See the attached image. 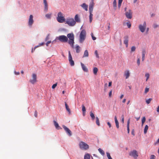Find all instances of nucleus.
<instances>
[{"label":"nucleus","mask_w":159,"mask_h":159,"mask_svg":"<svg viewBox=\"0 0 159 159\" xmlns=\"http://www.w3.org/2000/svg\"><path fill=\"white\" fill-rule=\"evenodd\" d=\"M56 39L61 42H66L68 40L67 37L64 35L59 36L57 37Z\"/></svg>","instance_id":"obj_5"},{"label":"nucleus","mask_w":159,"mask_h":159,"mask_svg":"<svg viewBox=\"0 0 159 159\" xmlns=\"http://www.w3.org/2000/svg\"><path fill=\"white\" fill-rule=\"evenodd\" d=\"M34 115L35 117H37V116H38L37 112L36 111H35Z\"/></svg>","instance_id":"obj_53"},{"label":"nucleus","mask_w":159,"mask_h":159,"mask_svg":"<svg viewBox=\"0 0 159 159\" xmlns=\"http://www.w3.org/2000/svg\"><path fill=\"white\" fill-rule=\"evenodd\" d=\"M65 23L70 26H73L75 24L76 22L73 18H67Z\"/></svg>","instance_id":"obj_4"},{"label":"nucleus","mask_w":159,"mask_h":159,"mask_svg":"<svg viewBox=\"0 0 159 159\" xmlns=\"http://www.w3.org/2000/svg\"><path fill=\"white\" fill-rule=\"evenodd\" d=\"M146 53V51L145 50H143L142 51V61H143L145 59V56Z\"/></svg>","instance_id":"obj_22"},{"label":"nucleus","mask_w":159,"mask_h":159,"mask_svg":"<svg viewBox=\"0 0 159 159\" xmlns=\"http://www.w3.org/2000/svg\"><path fill=\"white\" fill-rule=\"evenodd\" d=\"M157 111L158 112H159V106L157 108Z\"/></svg>","instance_id":"obj_63"},{"label":"nucleus","mask_w":159,"mask_h":159,"mask_svg":"<svg viewBox=\"0 0 159 159\" xmlns=\"http://www.w3.org/2000/svg\"><path fill=\"white\" fill-rule=\"evenodd\" d=\"M89 56V52L87 50L85 51L84 52L83 57H88Z\"/></svg>","instance_id":"obj_23"},{"label":"nucleus","mask_w":159,"mask_h":159,"mask_svg":"<svg viewBox=\"0 0 159 159\" xmlns=\"http://www.w3.org/2000/svg\"><path fill=\"white\" fill-rule=\"evenodd\" d=\"M51 42V41H48L46 43V45L47 46H48V44H49V43H50Z\"/></svg>","instance_id":"obj_55"},{"label":"nucleus","mask_w":159,"mask_h":159,"mask_svg":"<svg viewBox=\"0 0 159 159\" xmlns=\"http://www.w3.org/2000/svg\"><path fill=\"white\" fill-rule=\"evenodd\" d=\"M89 13H92L93 10V7H89Z\"/></svg>","instance_id":"obj_40"},{"label":"nucleus","mask_w":159,"mask_h":159,"mask_svg":"<svg viewBox=\"0 0 159 159\" xmlns=\"http://www.w3.org/2000/svg\"><path fill=\"white\" fill-rule=\"evenodd\" d=\"M75 48L76 50V52L79 53L80 51V47L78 45H76Z\"/></svg>","instance_id":"obj_25"},{"label":"nucleus","mask_w":159,"mask_h":159,"mask_svg":"<svg viewBox=\"0 0 159 159\" xmlns=\"http://www.w3.org/2000/svg\"><path fill=\"white\" fill-rule=\"evenodd\" d=\"M90 116L91 117L92 119L93 120H94L95 119V117L94 114L92 112V111H91L90 112Z\"/></svg>","instance_id":"obj_29"},{"label":"nucleus","mask_w":159,"mask_h":159,"mask_svg":"<svg viewBox=\"0 0 159 159\" xmlns=\"http://www.w3.org/2000/svg\"><path fill=\"white\" fill-rule=\"evenodd\" d=\"M79 146L80 148L82 149L87 150L89 148L88 145L83 142L80 143Z\"/></svg>","instance_id":"obj_6"},{"label":"nucleus","mask_w":159,"mask_h":159,"mask_svg":"<svg viewBox=\"0 0 159 159\" xmlns=\"http://www.w3.org/2000/svg\"><path fill=\"white\" fill-rule=\"evenodd\" d=\"M98 151L102 155L104 156L105 155V153L104 151L101 148H99L98 149Z\"/></svg>","instance_id":"obj_28"},{"label":"nucleus","mask_w":159,"mask_h":159,"mask_svg":"<svg viewBox=\"0 0 159 159\" xmlns=\"http://www.w3.org/2000/svg\"><path fill=\"white\" fill-rule=\"evenodd\" d=\"M146 27V24L144 21L143 25L140 24L139 26V28L141 32L143 33L145 31Z\"/></svg>","instance_id":"obj_8"},{"label":"nucleus","mask_w":159,"mask_h":159,"mask_svg":"<svg viewBox=\"0 0 159 159\" xmlns=\"http://www.w3.org/2000/svg\"><path fill=\"white\" fill-rule=\"evenodd\" d=\"M152 100V99L151 98H149L148 99H147L146 100V102L147 104H149L150 103V102Z\"/></svg>","instance_id":"obj_38"},{"label":"nucleus","mask_w":159,"mask_h":159,"mask_svg":"<svg viewBox=\"0 0 159 159\" xmlns=\"http://www.w3.org/2000/svg\"><path fill=\"white\" fill-rule=\"evenodd\" d=\"M129 155L130 156L133 157L134 159H136L138 157V153L136 150H134L131 151Z\"/></svg>","instance_id":"obj_7"},{"label":"nucleus","mask_w":159,"mask_h":159,"mask_svg":"<svg viewBox=\"0 0 159 159\" xmlns=\"http://www.w3.org/2000/svg\"><path fill=\"white\" fill-rule=\"evenodd\" d=\"M122 118L121 121L123 123H124V118L123 116H122Z\"/></svg>","instance_id":"obj_60"},{"label":"nucleus","mask_w":159,"mask_h":159,"mask_svg":"<svg viewBox=\"0 0 159 159\" xmlns=\"http://www.w3.org/2000/svg\"><path fill=\"white\" fill-rule=\"evenodd\" d=\"M107 156L108 159H112L110 155V154L109 153L107 152Z\"/></svg>","instance_id":"obj_41"},{"label":"nucleus","mask_w":159,"mask_h":159,"mask_svg":"<svg viewBox=\"0 0 159 159\" xmlns=\"http://www.w3.org/2000/svg\"><path fill=\"white\" fill-rule=\"evenodd\" d=\"M127 25L128 28H130L131 27V25L130 22H127Z\"/></svg>","instance_id":"obj_47"},{"label":"nucleus","mask_w":159,"mask_h":159,"mask_svg":"<svg viewBox=\"0 0 159 159\" xmlns=\"http://www.w3.org/2000/svg\"><path fill=\"white\" fill-rule=\"evenodd\" d=\"M148 125H146L145 127V128L144 129V133L145 134H146L147 133V130L148 129Z\"/></svg>","instance_id":"obj_31"},{"label":"nucleus","mask_w":159,"mask_h":159,"mask_svg":"<svg viewBox=\"0 0 159 159\" xmlns=\"http://www.w3.org/2000/svg\"><path fill=\"white\" fill-rule=\"evenodd\" d=\"M32 79L30 80V82L32 84H34L37 81V75L35 74H33L32 75Z\"/></svg>","instance_id":"obj_10"},{"label":"nucleus","mask_w":159,"mask_h":159,"mask_svg":"<svg viewBox=\"0 0 159 159\" xmlns=\"http://www.w3.org/2000/svg\"><path fill=\"white\" fill-rule=\"evenodd\" d=\"M158 26V25L156 24H154L153 25V27L155 29Z\"/></svg>","instance_id":"obj_51"},{"label":"nucleus","mask_w":159,"mask_h":159,"mask_svg":"<svg viewBox=\"0 0 159 159\" xmlns=\"http://www.w3.org/2000/svg\"><path fill=\"white\" fill-rule=\"evenodd\" d=\"M93 14L92 13H89V22L91 23L93 20Z\"/></svg>","instance_id":"obj_26"},{"label":"nucleus","mask_w":159,"mask_h":159,"mask_svg":"<svg viewBox=\"0 0 159 159\" xmlns=\"http://www.w3.org/2000/svg\"><path fill=\"white\" fill-rule=\"evenodd\" d=\"M91 35L92 36V39L93 40H94L96 39V38L93 36V33H91Z\"/></svg>","instance_id":"obj_45"},{"label":"nucleus","mask_w":159,"mask_h":159,"mask_svg":"<svg viewBox=\"0 0 159 159\" xmlns=\"http://www.w3.org/2000/svg\"><path fill=\"white\" fill-rule=\"evenodd\" d=\"M155 16V14L154 13H152L151 14V17L154 16Z\"/></svg>","instance_id":"obj_62"},{"label":"nucleus","mask_w":159,"mask_h":159,"mask_svg":"<svg viewBox=\"0 0 159 159\" xmlns=\"http://www.w3.org/2000/svg\"><path fill=\"white\" fill-rule=\"evenodd\" d=\"M67 36L69 39L68 43L71 46L72 48H74V34L73 33H69L67 35Z\"/></svg>","instance_id":"obj_1"},{"label":"nucleus","mask_w":159,"mask_h":159,"mask_svg":"<svg viewBox=\"0 0 159 159\" xmlns=\"http://www.w3.org/2000/svg\"><path fill=\"white\" fill-rule=\"evenodd\" d=\"M65 105L66 110L69 112V114L70 113V109L69 108V107L66 102H65Z\"/></svg>","instance_id":"obj_24"},{"label":"nucleus","mask_w":159,"mask_h":159,"mask_svg":"<svg viewBox=\"0 0 159 159\" xmlns=\"http://www.w3.org/2000/svg\"><path fill=\"white\" fill-rule=\"evenodd\" d=\"M62 127L69 136H71L72 135L71 132L69 128L64 125H63Z\"/></svg>","instance_id":"obj_11"},{"label":"nucleus","mask_w":159,"mask_h":159,"mask_svg":"<svg viewBox=\"0 0 159 159\" xmlns=\"http://www.w3.org/2000/svg\"><path fill=\"white\" fill-rule=\"evenodd\" d=\"M68 60L70 65L72 66H74V62L72 60V58L70 51H69Z\"/></svg>","instance_id":"obj_9"},{"label":"nucleus","mask_w":159,"mask_h":159,"mask_svg":"<svg viewBox=\"0 0 159 159\" xmlns=\"http://www.w3.org/2000/svg\"><path fill=\"white\" fill-rule=\"evenodd\" d=\"M145 76L146 77V81H147L149 77V74L148 73H146L145 75Z\"/></svg>","instance_id":"obj_39"},{"label":"nucleus","mask_w":159,"mask_h":159,"mask_svg":"<svg viewBox=\"0 0 159 159\" xmlns=\"http://www.w3.org/2000/svg\"><path fill=\"white\" fill-rule=\"evenodd\" d=\"M34 23V20L33 19V16L32 15H31L30 16V17L28 21L29 25L31 27Z\"/></svg>","instance_id":"obj_12"},{"label":"nucleus","mask_w":159,"mask_h":159,"mask_svg":"<svg viewBox=\"0 0 159 159\" xmlns=\"http://www.w3.org/2000/svg\"><path fill=\"white\" fill-rule=\"evenodd\" d=\"M15 74L16 75H19V74H20V73L19 72H15Z\"/></svg>","instance_id":"obj_61"},{"label":"nucleus","mask_w":159,"mask_h":159,"mask_svg":"<svg viewBox=\"0 0 159 159\" xmlns=\"http://www.w3.org/2000/svg\"><path fill=\"white\" fill-rule=\"evenodd\" d=\"M127 129L128 133H129V126H127Z\"/></svg>","instance_id":"obj_59"},{"label":"nucleus","mask_w":159,"mask_h":159,"mask_svg":"<svg viewBox=\"0 0 159 159\" xmlns=\"http://www.w3.org/2000/svg\"><path fill=\"white\" fill-rule=\"evenodd\" d=\"M146 120V118L145 116L143 117L142 120V125L143 126Z\"/></svg>","instance_id":"obj_37"},{"label":"nucleus","mask_w":159,"mask_h":159,"mask_svg":"<svg viewBox=\"0 0 159 159\" xmlns=\"http://www.w3.org/2000/svg\"><path fill=\"white\" fill-rule=\"evenodd\" d=\"M81 66L83 70L85 72H88V71L87 68L85 66L84 64L82 63H81Z\"/></svg>","instance_id":"obj_16"},{"label":"nucleus","mask_w":159,"mask_h":159,"mask_svg":"<svg viewBox=\"0 0 159 159\" xmlns=\"http://www.w3.org/2000/svg\"><path fill=\"white\" fill-rule=\"evenodd\" d=\"M57 21L60 23H63L66 20V19L63 16L61 12L58 13L57 16Z\"/></svg>","instance_id":"obj_2"},{"label":"nucleus","mask_w":159,"mask_h":159,"mask_svg":"<svg viewBox=\"0 0 159 159\" xmlns=\"http://www.w3.org/2000/svg\"><path fill=\"white\" fill-rule=\"evenodd\" d=\"M96 124L98 126H100V122H99V119L98 117H96Z\"/></svg>","instance_id":"obj_33"},{"label":"nucleus","mask_w":159,"mask_h":159,"mask_svg":"<svg viewBox=\"0 0 159 159\" xmlns=\"http://www.w3.org/2000/svg\"><path fill=\"white\" fill-rule=\"evenodd\" d=\"M57 83H56L53 84L52 86V89H54L55 88V87L57 86Z\"/></svg>","instance_id":"obj_46"},{"label":"nucleus","mask_w":159,"mask_h":159,"mask_svg":"<svg viewBox=\"0 0 159 159\" xmlns=\"http://www.w3.org/2000/svg\"><path fill=\"white\" fill-rule=\"evenodd\" d=\"M98 71V69L97 67H94L93 69V72L94 75H96Z\"/></svg>","instance_id":"obj_30"},{"label":"nucleus","mask_w":159,"mask_h":159,"mask_svg":"<svg viewBox=\"0 0 159 159\" xmlns=\"http://www.w3.org/2000/svg\"><path fill=\"white\" fill-rule=\"evenodd\" d=\"M125 15L127 18L128 19H131L132 18V12L130 10H129L128 11L126 12Z\"/></svg>","instance_id":"obj_13"},{"label":"nucleus","mask_w":159,"mask_h":159,"mask_svg":"<svg viewBox=\"0 0 159 159\" xmlns=\"http://www.w3.org/2000/svg\"><path fill=\"white\" fill-rule=\"evenodd\" d=\"M107 124L108 125L109 127V128H111V124L109 122H108L107 123Z\"/></svg>","instance_id":"obj_57"},{"label":"nucleus","mask_w":159,"mask_h":159,"mask_svg":"<svg viewBox=\"0 0 159 159\" xmlns=\"http://www.w3.org/2000/svg\"><path fill=\"white\" fill-rule=\"evenodd\" d=\"M136 48L135 46H132L131 48V51L133 52L135 51Z\"/></svg>","instance_id":"obj_44"},{"label":"nucleus","mask_w":159,"mask_h":159,"mask_svg":"<svg viewBox=\"0 0 159 159\" xmlns=\"http://www.w3.org/2000/svg\"><path fill=\"white\" fill-rule=\"evenodd\" d=\"M94 6V3L93 2V0H92L91 2L90 3L89 7H93Z\"/></svg>","instance_id":"obj_34"},{"label":"nucleus","mask_w":159,"mask_h":159,"mask_svg":"<svg viewBox=\"0 0 159 159\" xmlns=\"http://www.w3.org/2000/svg\"><path fill=\"white\" fill-rule=\"evenodd\" d=\"M124 75V76H125L126 79H128L130 75L129 71V70L125 71Z\"/></svg>","instance_id":"obj_18"},{"label":"nucleus","mask_w":159,"mask_h":159,"mask_svg":"<svg viewBox=\"0 0 159 159\" xmlns=\"http://www.w3.org/2000/svg\"><path fill=\"white\" fill-rule=\"evenodd\" d=\"M75 22H80V19L78 14L76 15L75 16Z\"/></svg>","instance_id":"obj_19"},{"label":"nucleus","mask_w":159,"mask_h":159,"mask_svg":"<svg viewBox=\"0 0 159 159\" xmlns=\"http://www.w3.org/2000/svg\"><path fill=\"white\" fill-rule=\"evenodd\" d=\"M149 90V89L148 88H146L145 90V93H147L148 92Z\"/></svg>","instance_id":"obj_50"},{"label":"nucleus","mask_w":159,"mask_h":159,"mask_svg":"<svg viewBox=\"0 0 159 159\" xmlns=\"http://www.w3.org/2000/svg\"><path fill=\"white\" fill-rule=\"evenodd\" d=\"M122 1L123 0H118V7L119 8H120V7Z\"/></svg>","instance_id":"obj_36"},{"label":"nucleus","mask_w":159,"mask_h":159,"mask_svg":"<svg viewBox=\"0 0 159 159\" xmlns=\"http://www.w3.org/2000/svg\"><path fill=\"white\" fill-rule=\"evenodd\" d=\"M140 58H139L137 60V63L139 66L140 65Z\"/></svg>","instance_id":"obj_48"},{"label":"nucleus","mask_w":159,"mask_h":159,"mask_svg":"<svg viewBox=\"0 0 159 159\" xmlns=\"http://www.w3.org/2000/svg\"><path fill=\"white\" fill-rule=\"evenodd\" d=\"M84 159H90V155L89 154L87 153L84 156Z\"/></svg>","instance_id":"obj_27"},{"label":"nucleus","mask_w":159,"mask_h":159,"mask_svg":"<svg viewBox=\"0 0 159 159\" xmlns=\"http://www.w3.org/2000/svg\"><path fill=\"white\" fill-rule=\"evenodd\" d=\"M111 85V82H110L109 83L108 86H110Z\"/></svg>","instance_id":"obj_64"},{"label":"nucleus","mask_w":159,"mask_h":159,"mask_svg":"<svg viewBox=\"0 0 159 159\" xmlns=\"http://www.w3.org/2000/svg\"><path fill=\"white\" fill-rule=\"evenodd\" d=\"M52 16V13L47 14L45 15L46 17L48 19H50Z\"/></svg>","instance_id":"obj_35"},{"label":"nucleus","mask_w":159,"mask_h":159,"mask_svg":"<svg viewBox=\"0 0 159 159\" xmlns=\"http://www.w3.org/2000/svg\"><path fill=\"white\" fill-rule=\"evenodd\" d=\"M130 123V120L129 119L127 121V126H129Z\"/></svg>","instance_id":"obj_54"},{"label":"nucleus","mask_w":159,"mask_h":159,"mask_svg":"<svg viewBox=\"0 0 159 159\" xmlns=\"http://www.w3.org/2000/svg\"><path fill=\"white\" fill-rule=\"evenodd\" d=\"M81 6L86 11H87L88 10V6L86 5L85 3H84L81 4Z\"/></svg>","instance_id":"obj_17"},{"label":"nucleus","mask_w":159,"mask_h":159,"mask_svg":"<svg viewBox=\"0 0 159 159\" xmlns=\"http://www.w3.org/2000/svg\"><path fill=\"white\" fill-rule=\"evenodd\" d=\"M94 53L96 55V57H97L98 58L99 57V56L97 50L95 51Z\"/></svg>","instance_id":"obj_43"},{"label":"nucleus","mask_w":159,"mask_h":159,"mask_svg":"<svg viewBox=\"0 0 159 159\" xmlns=\"http://www.w3.org/2000/svg\"><path fill=\"white\" fill-rule=\"evenodd\" d=\"M110 23H108V27H107V29L108 30H110Z\"/></svg>","instance_id":"obj_58"},{"label":"nucleus","mask_w":159,"mask_h":159,"mask_svg":"<svg viewBox=\"0 0 159 159\" xmlns=\"http://www.w3.org/2000/svg\"><path fill=\"white\" fill-rule=\"evenodd\" d=\"M114 119H115V122L116 127H117V128H119V122L117 120V117L116 116H115Z\"/></svg>","instance_id":"obj_20"},{"label":"nucleus","mask_w":159,"mask_h":159,"mask_svg":"<svg viewBox=\"0 0 159 159\" xmlns=\"http://www.w3.org/2000/svg\"><path fill=\"white\" fill-rule=\"evenodd\" d=\"M39 47V46H35L34 49H32V52H33L35 50V49L37 48L38 47Z\"/></svg>","instance_id":"obj_52"},{"label":"nucleus","mask_w":159,"mask_h":159,"mask_svg":"<svg viewBox=\"0 0 159 159\" xmlns=\"http://www.w3.org/2000/svg\"><path fill=\"white\" fill-rule=\"evenodd\" d=\"M124 43L125 44L126 47L127 48L128 45L129 37L128 36H126L124 37Z\"/></svg>","instance_id":"obj_14"},{"label":"nucleus","mask_w":159,"mask_h":159,"mask_svg":"<svg viewBox=\"0 0 159 159\" xmlns=\"http://www.w3.org/2000/svg\"><path fill=\"white\" fill-rule=\"evenodd\" d=\"M82 110L83 112H85L86 109L84 105H83L82 106Z\"/></svg>","instance_id":"obj_42"},{"label":"nucleus","mask_w":159,"mask_h":159,"mask_svg":"<svg viewBox=\"0 0 159 159\" xmlns=\"http://www.w3.org/2000/svg\"><path fill=\"white\" fill-rule=\"evenodd\" d=\"M155 159V156L153 155H151L150 157V159Z\"/></svg>","instance_id":"obj_49"},{"label":"nucleus","mask_w":159,"mask_h":159,"mask_svg":"<svg viewBox=\"0 0 159 159\" xmlns=\"http://www.w3.org/2000/svg\"><path fill=\"white\" fill-rule=\"evenodd\" d=\"M43 4L44 6V11L47 12L48 11V4L46 0H43Z\"/></svg>","instance_id":"obj_15"},{"label":"nucleus","mask_w":159,"mask_h":159,"mask_svg":"<svg viewBox=\"0 0 159 159\" xmlns=\"http://www.w3.org/2000/svg\"><path fill=\"white\" fill-rule=\"evenodd\" d=\"M86 36V32L84 30H83L81 32L80 35V42L82 43L84 40Z\"/></svg>","instance_id":"obj_3"},{"label":"nucleus","mask_w":159,"mask_h":159,"mask_svg":"<svg viewBox=\"0 0 159 159\" xmlns=\"http://www.w3.org/2000/svg\"><path fill=\"white\" fill-rule=\"evenodd\" d=\"M53 123L54 125H55L56 128L58 129H59L60 127L58 123L55 120L53 121Z\"/></svg>","instance_id":"obj_21"},{"label":"nucleus","mask_w":159,"mask_h":159,"mask_svg":"<svg viewBox=\"0 0 159 159\" xmlns=\"http://www.w3.org/2000/svg\"><path fill=\"white\" fill-rule=\"evenodd\" d=\"M112 94V90H111L109 93V97H111Z\"/></svg>","instance_id":"obj_56"},{"label":"nucleus","mask_w":159,"mask_h":159,"mask_svg":"<svg viewBox=\"0 0 159 159\" xmlns=\"http://www.w3.org/2000/svg\"><path fill=\"white\" fill-rule=\"evenodd\" d=\"M113 5L114 7V8L115 9H116V0H114L113 3Z\"/></svg>","instance_id":"obj_32"}]
</instances>
